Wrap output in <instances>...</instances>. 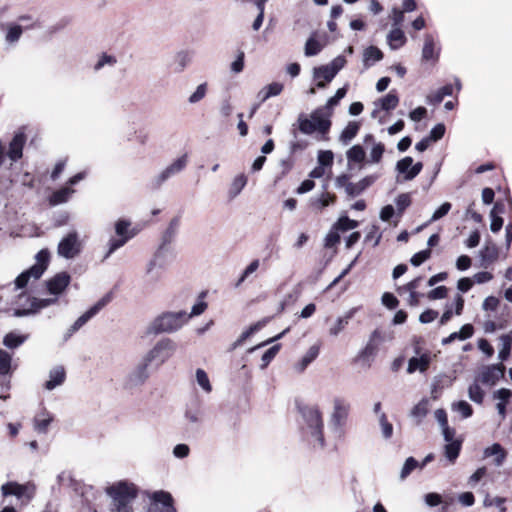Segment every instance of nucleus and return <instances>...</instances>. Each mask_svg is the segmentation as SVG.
<instances>
[{
  "label": "nucleus",
  "mask_w": 512,
  "mask_h": 512,
  "mask_svg": "<svg viewBox=\"0 0 512 512\" xmlns=\"http://www.w3.org/2000/svg\"><path fill=\"white\" fill-rule=\"evenodd\" d=\"M387 42L392 50H397L406 43L404 32L396 27L392 29L387 35Z\"/></svg>",
  "instance_id": "nucleus-30"
},
{
  "label": "nucleus",
  "mask_w": 512,
  "mask_h": 512,
  "mask_svg": "<svg viewBox=\"0 0 512 512\" xmlns=\"http://www.w3.org/2000/svg\"><path fill=\"white\" fill-rule=\"evenodd\" d=\"M82 249L79 234L76 231L69 232L58 244V255L65 259H73L80 254Z\"/></svg>",
  "instance_id": "nucleus-10"
},
{
  "label": "nucleus",
  "mask_w": 512,
  "mask_h": 512,
  "mask_svg": "<svg viewBox=\"0 0 512 512\" xmlns=\"http://www.w3.org/2000/svg\"><path fill=\"white\" fill-rule=\"evenodd\" d=\"M319 352V345H312L305 353V355L302 357L300 362L296 365V369L299 372H303L308 367V365L318 357Z\"/></svg>",
  "instance_id": "nucleus-34"
},
{
  "label": "nucleus",
  "mask_w": 512,
  "mask_h": 512,
  "mask_svg": "<svg viewBox=\"0 0 512 512\" xmlns=\"http://www.w3.org/2000/svg\"><path fill=\"white\" fill-rule=\"evenodd\" d=\"M431 250L428 248V249H424V250H421L417 253H415L411 259H410V263L415 266V267H418L420 266L422 263H424L426 260H428L430 257H431Z\"/></svg>",
  "instance_id": "nucleus-62"
},
{
  "label": "nucleus",
  "mask_w": 512,
  "mask_h": 512,
  "mask_svg": "<svg viewBox=\"0 0 512 512\" xmlns=\"http://www.w3.org/2000/svg\"><path fill=\"white\" fill-rule=\"evenodd\" d=\"M187 163L188 155L185 153L168 165L158 175L154 176L148 183L149 189L154 191L158 190L167 180L182 172L186 168Z\"/></svg>",
  "instance_id": "nucleus-7"
},
{
  "label": "nucleus",
  "mask_w": 512,
  "mask_h": 512,
  "mask_svg": "<svg viewBox=\"0 0 512 512\" xmlns=\"http://www.w3.org/2000/svg\"><path fill=\"white\" fill-rule=\"evenodd\" d=\"M506 498L504 497H494L491 498L489 494L486 495L483 501V505L485 507L496 506L499 509V512H507V508L505 506Z\"/></svg>",
  "instance_id": "nucleus-50"
},
{
  "label": "nucleus",
  "mask_w": 512,
  "mask_h": 512,
  "mask_svg": "<svg viewBox=\"0 0 512 512\" xmlns=\"http://www.w3.org/2000/svg\"><path fill=\"white\" fill-rule=\"evenodd\" d=\"M74 193V189L70 187H62L52 193L49 197V203L52 206H56L68 201L71 194Z\"/></svg>",
  "instance_id": "nucleus-35"
},
{
  "label": "nucleus",
  "mask_w": 512,
  "mask_h": 512,
  "mask_svg": "<svg viewBox=\"0 0 512 512\" xmlns=\"http://www.w3.org/2000/svg\"><path fill=\"white\" fill-rule=\"evenodd\" d=\"M147 512H177L172 495L163 490L153 492Z\"/></svg>",
  "instance_id": "nucleus-12"
},
{
  "label": "nucleus",
  "mask_w": 512,
  "mask_h": 512,
  "mask_svg": "<svg viewBox=\"0 0 512 512\" xmlns=\"http://www.w3.org/2000/svg\"><path fill=\"white\" fill-rule=\"evenodd\" d=\"M28 339V335L19 334L14 331L7 333L3 338V345L8 349L20 347Z\"/></svg>",
  "instance_id": "nucleus-32"
},
{
  "label": "nucleus",
  "mask_w": 512,
  "mask_h": 512,
  "mask_svg": "<svg viewBox=\"0 0 512 512\" xmlns=\"http://www.w3.org/2000/svg\"><path fill=\"white\" fill-rule=\"evenodd\" d=\"M280 348H281L280 344H275L272 347H270L267 351H265V353L262 355V358H261V361H262L261 368L262 369H265L270 364V362L275 358V356L279 352Z\"/></svg>",
  "instance_id": "nucleus-57"
},
{
  "label": "nucleus",
  "mask_w": 512,
  "mask_h": 512,
  "mask_svg": "<svg viewBox=\"0 0 512 512\" xmlns=\"http://www.w3.org/2000/svg\"><path fill=\"white\" fill-rule=\"evenodd\" d=\"M431 357L428 353H424L419 357H412L408 361L407 372L409 374L414 373L419 370L420 372H425L430 365Z\"/></svg>",
  "instance_id": "nucleus-25"
},
{
  "label": "nucleus",
  "mask_w": 512,
  "mask_h": 512,
  "mask_svg": "<svg viewBox=\"0 0 512 512\" xmlns=\"http://www.w3.org/2000/svg\"><path fill=\"white\" fill-rule=\"evenodd\" d=\"M439 52L435 48V38L431 34H426L424 38V45L422 49L423 60H437Z\"/></svg>",
  "instance_id": "nucleus-29"
},
{
  "label": "nucleus",
  "mask_w": 512,
  "mask_h": 512,
  "mask_svg": "<svg viewBox=\"0 0 512 512\" xmlns=\"http://www.w3.org/2000/svg\"><path fill=\"white\" fill-rule=\"evenodd\" d=\"M395 204L397 207V213L402 215V213L411 205V197L409 193H402L397 196L395 199Z\"/></svg>",
  "instance_id": "nucleus-59"
},
{
  "label": "nucleus",
  "mask_w": 512,
  "mask_h": 512,
  "mask_svg": "<svg viewBox=\"0 0 512 512\" xmlns=\"http://www.w3.org/2000/svg\"><path fill=\"white\" fill-rule=\"evenodd\" d=\"M149 366L150 364L142 357L139 363L127 375L126 386L134 388L143 385L150 376Z\"/></svg>",
  "instance_id": "nucleus-14"
},
{
  "label": "nucleus",
  "mask_w": 512,
  "mask_h": 512,
  "mask_svg": "<svg viewBox=\"0 0 512 512\" xmlns=\"http://www.w3.org/2000/svg\"><path fill=\"white\" fill-rule=\"evenodd\" d=\"M12 355L4 349H0V376L12 375Z\"/></svg>",
  "instance_id": "nucleus-37"
},
{
  "label": "nucleus",
  "mask_w": 512,
  "mask_h": 512,
  "mask_svg": "<svg viewBox=\"0 0 512 512\" xmlns=\"http://www.w3.org/2000/svg\"><path fill=\"white\" fill-rule=\"evenodd\" d=\"M335 200L336 196L334 194L322 193L319 197L311 198L310 205L317 210H322L331 203H334Z\"/></svg>",
  "instance_id": "nucleus-39"
},
{
  "label": "nucleus",
  "mask_w": 512,
  "mask_h": 512,
  "mask_svg": "<svg viewBox=\"0 0 512 512\" xmlns=\"http://www.w3.org/2000/svg\"><path fill=\"white\" fill-rule=\"evenodd\" d=\"M379 424L384 439H390L393 435V425L388 421L385 413H380Z\"/></svg>",
  "instance_id": "nucleus-52"
},
{
  "label": "nucleus",
  "mask_w": 512,
  "mask_h": 512,
  "mask_svg": "<svg viewBox=\"0 0 512 512\" xmlns=\"http://www.w3.org/2000/svg\"><path fill=\"white\" fill-rule=\"evenodd\" d=\"M452 384V379L446 374H440L433 378L431 383V397L436 400L445 387Z\"/></svg>",
  "instance_id": "nucleus-28"
},
{
  "label": "nucleus",
  "mask_w": 512,
  "mask_h": 512,
  "mask_svg": "<svg viewBox=\"0 0 512 512\" xmlns=\"http://www.w3.org/2000/svg\"><path fill=\"white\" fill-rule=\"evenodd\" d=\"M377 175H368L362 178L359 182L347 185V194L350 197H356L370 187L376 180Z\"/></svg>",
  "instance_id": "nucleus-23"
},
{
  "label": "nucleus",
  "mask_w": 512,
  "mask_h": 512,
  "mask_svg": "<svg viewBox=\"0 0 512 512\" xmlns=\"http://www.w3.org/2000/svg\"><path fill=\"white\" fill-rule=\"evenodd\" d=\"M498 256V247L492 243L486 244L479 252L480 266L487 268L491 263L497 260Z\"/></svg>",
  "instance_id": "nucleus-24"
},
{
  "label": "nucleus",
  "mask_w": 512,
  "mask_h": 512,
  "mask_svg": "<svg viewBox=\"0 0 512 512\" xmlns=\"http://www.w3.org/2000/svg\"><path fill=\"white\" fill-rule=\"evenodd\" d=\"M296 125L298 130L303 134L311 135L314 132H317V128L314 125L312 119L308 118L304 113L299 114L297 118V123L292 125L293 128L291 133L295 139L297 138V131L295 129Z\"/></svg>",
  "instance_id": "nucleus-22"
},
{
  "label": "nucleus",
  "mask_w": 512,
  "mask_h": 512,
  "mask_svg": "<svg viewBox=\"0 0 512 512\" xmlns=\"http://www.w3.org/2000/svg\"><path fill=\"white\" fill-rule=\"evenodd\" d=\"M346 93H347V87L346 86L339 88L336 91L335 95L330 97L327 100L326 105L324 107L327 110L333 109L335 106H337L339 104L340 100L343 99L346 96Z\"/></svg>",
  "instance_id": "nucleus-60"
},
{
  "label": "nucleus",
  "mask_w": 512,
  "mask_h": 512,
  "mask_svg": "<svg viewBox=\"0 0 512 512\" xmlns=\"http://www.w3.org/2000/svg\"><path fill=\"white\" fill-rule=\"evenodd\" d=\"M378 345L377 343H372L370 341L367 342L366 346L359 352L357 356V360H366L371 357H374L377 353Z\"/></svg>",
  "instance_id": "nucleus-56"
},
{
  "label": "nucleus",
  "mask_w": 512,
  "mask_h": 512,
  "mask_svg": "<svg viewBox=\"0 0 512 512\" xmlns=\"http://www.w3.org/2000/svg\"><path fill=\"white\" fill-rule=\"evenodd\" d=\"M171 252V248L170 247H166V249H163L162 250V253H160L159 256L158 253H159V248L156 250V252L154 253V256L153 258L149 261L148 265H147V273L148 274H151L153 269L158 266L160 268H164L166 267L168 261L166 259V256L168 253Z\"/></svg>",
  "instance_id": "nucleus-31"
},
{
  "label": "nucleus",
  "mask_w": 512,
  "mask_h": 512,
  "mask_svg": "<svg viewBox=\"0 0 512 512\" xmlns=\"http://www.w3.org/2000/svg\"><path fill=\"white\" fill-rule=\"evenodd\" d=\"M196 381L198 383V385L206 392V393H210L212 391V386H211V383H210V380L208 378V375L207 373L201 369V368H198L196 370Z\"/></svg>",
  "instance_id": "nucleus-51"
},
{
  "label": "nucleus",
  "mask_w": 512,
  "mask_h": 512,
  "mask_svg": "<svg viewBox=\"0 0 512 512\" xmlns=\"http://www.w3.org/2000/svg\"><path fill=\"white\" fill-rule=\"evenodd\" d=\"M117 63V59L113 55H109L107 53H102L99 56V59L97 63L94 65V70L99 71L101 70L105 65L114 66Z\"/></svg>",
  "instance_id": "nucleus-61"
},
{
  "label": "nucleus",
  "mask_w": 512,
  "mask_h": 512,
  "mask_svg": "<svg viewBox=\"0 0 512 512\" xmlns=\"http://www.w3.org/2000/svg\"><path fill=\"white\" fill-rule=\"evenodd\" d=\"M269 321V318H264L254 324H252L247 330L241 333L239 338L234 342L233 348L240 346L245 340H247L251 335L261 330Z\"/></svg>",
  "instance_id": "nucleus-33"
},
{
  "label": "nucleus",
  "mask_w": 512,
  "mask_h": 512,
  "mask_svg": "<svg viewBox=\"0 0 512 512\" xmlns=\"http://www.w3.org/2000/svg\"><path fill=\"white\" fill-rule=\"evenodd\" d=\"M22 32H23V28L21 25L13 24L9 27V29L7 31L6 40L9 43L17 42L20 39Z\"/></svg>",
  "instance_id": "nucleus-64"
},
{
  "label": "nucleus",
  "mask_w": 512,
  "mask_h": 512,
  "mask_svg": "<svg viewBox=\"0 0 512 512\" xmlns=\"http://www.w3.org/2000/svg\"><path fill=\"white\" fill-rule=\"evenodd\" d=\"M299 412L304 420L303 434L314 448L323 449L325 439L323 435L322 413L317 406H300Z\"/></svg>",
  "instance_id": "nucleus-1"
},
{
  "label": "nucleus",
  "mask_w": 512,
  "mask_h": 512,
  "mask_svg": "<svg viewBox=\"0 0 512 512\" xmlns=\"http://www.w3.org/2000/svg\"><path fill=\"white\" fill-rule=\"evenodd\" d=\"M349 413V404L341 398L333 400V412L330 417V427L338 432L345 425Z\"/></svg>",
  "instance_id": "nucleus-13"
},
{
  "label": "nucleus",
  "mask_w": 512,
  "mask_h": 512,
  "mask_svg": "<svg viewBox=\"0 0 512 512\" xmlns=\"http://www.w3.org/2000/svg\"><path fill=\"white\" fill-rule=\"evenodd\" d=\"M184 416H185V419L191 424H195L197 426L201 424L202 411L200 410L199 407H196L194 409L187 408Z\"/></svg>",
  "instance_id": "nucleus-58"
},
{
  "label": "nucleus",
  "mask_w": 512,
  "mask_h": 512,
  "mask_svg": "<svg viewBox=\"0 0 512 512\" xmlns=\"http://www.w3.org/2000/svg\"><path fill=\"white\" fill-rule=\"evenodd\" d=\"M380 108L384 111H391L399 104V97L394 91H390L387 95L379 99Z\"/></svg>",
  "instance_id": "nucleus-41"
},
{
  "label": "nucleus",
  "mask_w": 512,
  "mask_h": 512,
  "mask_svg": "<svg viewBox=\"0 0 512 512\" xmlns=\"http://www.w3.org/2000/svg\"><path fill=\"white\" fill-rule=\"evenodd\" d=\"M179 225L180 217L176 216L170 220L168 227L162 234L161 243L159 245V253L157 256H159L160 253H162V250L166 249V247H169L170 244L174 241L178 233Z\"/></svg>",
  "instance_id": "nucleus-19"
},
{
  "label": "nucleus",
  "mask_w": 512,
  "mask_h": 512,
  "mask_svg": "<svg viewBox=\"0 0 512 512\" xmlns=\"http://www.w3.org/2000/svg\"><path fill=\"white\" fill-rule=\"evenodd\" d=\"M384 57L383 52L376 46H369L364 51V63L366 66H369L368 63L370 60L372 61H380Z\"/></svg>",
  "instance_id": "nucleus-46"
},
{
  "label": "nucleus",
  "mask_w": 512,
  "mask_h": 512,
  "mask_svg": "<svg viewBox=\"0 0 512 512\" xmlns=\"http://www.w3.org/2000/svg\"><path fill=\"white\" fill-rule=\"evenodd\" d=\"M71 276L68 272H59L46 281V288L52 295H60L70 284Z\"/></svg>",
  "instance_id": "nucleus-16"
},
{
  "label": "nucleus",
  "mask_w": 512,
  "mask_h": 512,
  "mask_svg": "<svg viewBox=\"0 0 512 512\" xmlns=\"http://www.w3.org/2000/svg\"><path fill=\"white\" fill-rule=\"evenodd\" d=\"M453 93V86L451 84L444 85L439 88L438 91L433 95L430 102L433 104H440L444 97L450 96Z\"/></svg>",
  "instance_id": "nucleus-55"
},
{
  "label": "nucleus",
  "mask_w": 512,
  "mask_h": 512,
  "mask_svg": "<svg viewBox=\"0 0 512 512\" xmlns=\"http://www.w3.org/2000/svg\"><path fill=\"white\" fill-rule=\"evenodd\" d=\"M111 498L110 512H133V502L138 496V488L127 481L116 482L106 488Z\"/></svg>",
  "instance_id": "nucleus-2"
},
{
  "label": "nucleus",
  "mask_w": 512,
  "mask_h": 512,
  "mask_svg": "<svg viewBox=\"0 0 512 512\" xmlns=\"http://www.w3.org/2000/svg\"><path fill=\"white\" fill-rule=\"evenodd\" d=\"M505 365L503 363L484 367L480 380L484 385L494 386L500 378L504 377Z\"/></svg>",
  "instance_id": "nucleus-17"
},
{
  "label": "nucleus",
  "mask_w": 512,
  "mask_h": 512,
  "mask_svg": "<svg viewBox=\"0 0 512 512\" xmlns=\"http://www.w3.org/2000/svg\"><path fill=\"white\" fill-rule=\"evenodd\" d=\"M247 184V177L244 174H239L236 176L229 188L228 194L231 199L235 198L237 195L241 193L244 187Z\"/></svg>",
  "instance_id": "nucleus-40"
},
{
  "label": "nucleus",
  "mask_w": 512,
  "mask_h": 512,
  "mask_svg": "<svg viewBox=\"0 0 512 512\" xmlns=\"http://www.w3.org/2000/svg\"><path fill=\"white\" fill-rule=\"evenodd\" d=\"M189 320L185 310L166 311L159 314L146 328V335L171 334L181 329Z\"/></svg>",
  "instance_id": "nucleus-3"
},
{
  "label": "nucleus",
  "mask_w": 512,
  "mask_h": 512,
  "mask_svg": "<svg viewBox=\"0 0 512 512\" xmlns=\"http://www.w3.org/2000/svg\"><path fill=\"white\" fill-rule=\"evenodd\" d=\"M206 92H207V84L206 83H202V84L198 85L196 90L189 96L188 102L190 104L198 103L205 97Z\"/></svg>",
  "instance_id": "nucleus-63"
},
{
  "label": "nucleus",
  "mask_w": 512,
  "mask_h": 512,
  "mask_svg": "<svg viewBox=\"0 0 512 512\" xmlns=\"http://www.w3.org/2000/svg\"><path fill=\"white\" fill-rule=\"evenodd\" d=\"M360 129V123L356 121H350L347 126L342 130L339 140L343 144H348L353 138L356 137Z\"/></svg>",
  "instance_id": "nucleus-38"
},
{
  "label": "nucleus",
  "mask_w": 512,
  "mask_h": 512,
  "mask_svg": "<svg viewBox=\"0 0 512 512\" xmlns=\"http://www.w3.org/2000/svg\"><path fill=\"white\" fill-rule=\"evenodd\" d=\"M35 490V485L30 482L20 484L15 481H9L1 486V493L4 497L15 496L18 499H25L27 502L33 499Z\"/></svg>",
  "instance_id": "nucleus-9"
},
{
  "label": "nucleus",
  "mask_w": 512,
  "mask_h": 512,
  "mask_svg": "<svg viewBox=\"0 0 512 512\" xmlns=\"http://www.w3.org/2000/svg\"><path fill=\"white\" fill-rule=\"evenodd\" d=\"M429 401L427 398L421 399L411 410V416L420 421L428 414Z\"/></svg>",
  "instance_id": "nucleus-45"
},
{
  "label": "nucleus",
  "mask_w": 512,
  "mask_h": 512,
  "mask_svg": "<svg viewBox=\"0 0 512 512\" xmlns=\"http://www.w3.org/2000/svg\"><path fill=\"white\" fill-rule=\"evenodd\" d=\"M461 445V441L456 440L454 442L447 443L444 446L445 456L451 463H454L458 458L461 451Z\"/></svg>",
  "instance_id": "nucleus-43"
},
{
  "label": "nucleus",
  "mask_w": 512,
  "mask_h": 512,
  "mask_svg": "<svg viewBox=\"0 0 512 512\" xmlns=\"http://www.w3.org/2000/svg\"><path fill=\"white\" fill-rule=\"evenodd\" d=\"M418 466L419 462L414 457H408L401 469L400 479H406Z\"/></svg>",
  "instance_id": "nucleus-53"
},
{
  "label": "nucleus",
  "mask_w": 512,
  "mask_h": 512,
  "mask_svg": "<svg viewBox=\"0 0 512 512\" xmlns=\"http://www.w3.org/2000/svg\"><path fill=\"white\" fill-rule=\"evenodd\" d=\"M501 349L498 353V358L501 361H506L511 353L512 336L510 334H504L500 336Z\"/></svg>",
  "instance_id": "nucleus-42"
},
{
  "label": "nucleus",
  "mask_w": 512,
  "mask_h": 512,
  "mask_svg": "<svg viewBox=\"0 0 512 512\" xmlns=\"http://www.w3.org/2000/svg\"><path fill=\"white\" fill-rule=\"evenodd\" d=\"M356 312L355 308L350 309L346 314L342 317H338L335 324L329 329V333L332 336H337L345 327L348 325L349 321L353 318Z\"/></svg>",
  "instance_id": "nucleus-36"
},
{
  "label": "nucleus",
  "mask_w": 512,
  "mask_h": 512,
  "mask_svg": "<svg viewBox=\"0 0 512 512\" xmlns=\"http://www.w3.org/2000/svg\"><path fill=\"white\" fill-rule=\"evenodd\" d=\"M36 263L27 270L20 273L14 280L16 289H23L27 286L31 278L38 280L46 271L49 261L50 252L47 249H41L35 256Z\"/></svg>",
  "instance_id": "nucleus-4"
},
{
  "label": "nucleus",
  "mask_w": 512,
  "mask_h": 512,
  "mask_svg": "<svg viewBox=\"0 0 512 512\" xmlns=\"http://www.w3.org/2000/svg\"><path fill=\"white\" fill-rule=\"evenodd\" d=\"M66 372L63 366H56L49 372V380L45 382L44 387L47 390H53L64 383Z\"/></svg>",
  "instance_id": "nucleus-26"
},
{
  "label": "nucleus",
  "mask_w": 512,
  "mask_h": 512,
  "mask_svg": "<svg viewBox=\"0 0 512 512\" xmlns=\"http://www.w3.org/2000/svg\"><path fill=\"white\" fill-rule=\"evenodd\" d=\"M321 49H322V47H321L320 43L316 40L314 35H312L311 37H309L307 39V41L305 43L304 53H305V56L311 57V56H315V55L319 54Z\"/></svg>",
  "instance_id": "nucleus-48"
},
{
  "label": "nucleus",
  "mask_w": 512,
  "mask_h": 512,
  "mask_svg": "<svg viewBox=\"0 0 512 512\" xmlns=\"http://www.w3.org/2000/svg\"><path fill=\"white\" fill-rule=\"evenodd\" d=\"M494 456L493 463L500 467L506 460L507 451L499 443H494L483 450V457L488 458Z\"/></svg>",
  "instance_id": "nucleus-21"
},
{
  "label": "nucleus",
  "mask_w": 512,
  "mask_h": 512,
  "mask_svg": "<svg viewBox=\"0 0 512 512\" xmlns=\"http://www.w3.org/2000/svg\"><path fill=\"white\" fill-rule=\"evenodd\" d=\"M359 226V222L353 219H350L348 216H341L337 222L334 224V228L341 232H346L348 230L355 229Z\"/></svg>",
  "instance_id": "nucleus-44"
},
{
  "label": "nucleus",
  "mask_w": 512,
  "mask_h": 512,
  "mask_svg": "<svg viewBox=\"0 0 512 512\" xmlns=\"http://www.w3.org/2000/svg\"><path fill=\"white\" fill-rule=\"evenodd\" d=\"M176 343L170 338H162L159 340L143 358L150 365L155 363L156 367L164 364L175 352Z\"/></svg>",
  "instance_id": "nucleus-6"
},
{
  "label": "nucleus",
  "mask_w": 512,
  "mask_h": 512,
  "mask_svg": "<svg viewBox=\"0 0 512 512\" xmlns=\"http://www.w3.org/2000/svg\"><path fill=\"white\" fill-rule=\"evenodd\" d=\"M468 396L471 401L481 404L484 399V391L477 383H473L468 388Z\"/></svg>",
  "instance_id": "nucleus-54"
},
{
  "label": "nucleus",
  "mask_w": 512,
  "mask_h": 512,
  "mask_svg": "<svg viewBox=\"0 0 512 512\" xmlns=\"http://www.w3.org/2000/svg\"><path fill=\"white\" fill-rule=\"evenodd\" d=\"M452 410L459 412L463 418H469L473 415L472 406L465 400H460L452 404Z\"/></svg>",
  "instance_id": "nucleus-49"
},
{
  "label": "nucleus",
  "mask_w": 512,
  "mask_h": 512,
  "mask_svg": "<svg viewBox=\"0 0 512 512\" xmlns=\"http://www.w3.org/2000/svg\"><path fill=\"white\" fill-rule=\"evenodd\" d=\"M336 74L328 67V65H321L313 69V78L318 80L316 86L320 89L326 87V84L335 78Z\"/></svg>",
  "instance_id": "nucleus-20"
},
{
  "label": "nucleus",
  "mask_w": 512,
  "mask_h": 512,
  "mask_svg": "<svg viewBox=\"0 0 512 512\" xmlns=\"http://www.w3.org/2000/svg\"><path fill=\"white\" fill-rule=\"evenodd\" d=\"M113 299V293H106L101 299H99L93 306H91L86 312H84L76 321L72 324V331L80 330L89 320L96 316L104 307H106Z\"/></svg>",
  "instance_id": "nucleus-11"
},
{
  "label": "nucleus",
  "mask_w": 512,
  "mask_h": 512,
  "mask_svg": "<svg viewBox=\"0 0 512 512\" xmlns=\"http://www.w3.org/2000/svg\"><path fill=\"white\" fill-rule=\"evenodd\" d=\"M326 110L325 107H318L310 115V118L317 128V132L322 135H326L332 125L330 120L331 113H327Z\"/></svg>",
  "instance_id": "nucleus-18"
},
{
  "label": "nucleus",
  "mask_w": 512,
  "mask_h": 512,
  "mask_svg": "<svg viewBox=\"0 0 512 512\" xmlns=\"http://www.w3.org/2000/svg\"><path fill=\"white\" fill-rule=\"evenodd\" d=\"M131 226V222L127 219H119L115 223V233L118 238H111L109 240V249L107 254L105 255V259L108 258L112 253H114L117 249L124 246L131 238L135 236V233L132 230H129Z\"/></svg>",
  "instance_id": "nucleus-8"
},
{
  "label": "nucleus",
  "mask_w": 512,
  "mask_h": 512,
  "mask_svg": "<svg viewBox=\"0 0 512 512\" xmlns=\"http://www.w3.org/2000/svg\"><path fill=\"white\" fill-rule=\"evenodd\" d=\"M474 333V327L472 324H464L458 332L451 333L448 337L443 338L441 343L442 345H448L455 340H461L464 341L466 339H469L473 336Z\"/></svg>",
  "instance_id": "nucleus-27"
},
{
  "label": "nucleus",
  "mask_w": 512,
  "mask_h": 512,
  "mask_svg": "<svg viewBox=\"0 0 512 512\" xmlns=\"http://www.w3.org/2000/svg\"><path fill=\"white\" fill-rule=\"evenodd\" d=\"M27 137L24 132V127H21L13 136L9 143L7 157L12 162H17L23 156V148L26 143Z\"/></svg>",
  "instance_id": "nucleus-15"
},
{
  "label": "nucleus",
  "mask_w": 512,
  "mask_h": 512,
  "mask_svg": "<svg viewBox=\"0 0 512 512\" xmlns=\"http://www.w3.org/2000/svg\"><path fill=\"white\" fill-rule=\"evenodd\" d=\"M57 300V297L39 299L36 297H30L26 293H21L16 301V307L13 309V316L25 317L34 315L41 309L55 304Z\"/></svg>",
  "instance_id": "nucleus-5"
},
{
  "label": "nucleus",
  "mask_w": 512,
  "mask_h": 512,
  "mask_svg": "<svg viewBox=\"0 0 512 512\" xmlns=\"http://www.w3.org/2000/svg\"><path fill=\"white\" fill-rule=\"evenodd\" d=\"M349 162L360 163L365 158V151L362 146L354 145L346 153Z\"/></svg>",
  "instance_id": "nucleus-47"
}]
</instances>
